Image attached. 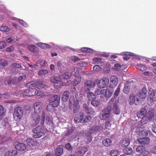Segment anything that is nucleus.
Segmentation results:
<instances>
[{"instance_id": "7ed1b4c3", "label": "nucleus", "mask_w": 156, "mask_h": 156, "mask_svg": "<svg viewBox=\"0 0 156 156\" xmlns=\"http://www.w3.org/2000/svg\"><path fill=\"white\" fill-rule=\"evenodd\" d=\"M69 108L70 109L74 108L73 112L76 113L78 110L79 108V105H78V101H75L74 98L71 96L69 99Z\"/></svg>"}, {"instance_id": "aec40b11", "label": "nucleus", "mask_w": 156, "mask_h": 156, "mask_svg": "<svg viewBox=\"0 0 156 156\" xmlns=\"http://www.w3.org/2000/svg\"><path fill=\"white\" fill-rule=\"evenodd\" d=\"M104 125L103 124H101L99 126L93 127L90 129V131L92 132V133H94L96 132L103 131L105 128H104Z\"/></svg>"}, {"instance_id": "4c0bfd02", "label": "nucleus", "mask_w": 156, "mask_h": 156, "mask_svg": "<svg viewBox=\"0 0 156 156\" xmlns=\"http://www.w3.org/2000/svg\"><path fill=\"white\" fill-rule=\"evenodd\" d=\"M113 112L115 114L117 115L119 114L120 113V109L119 107V106L116 104H114L113 105Z\"/></svg>"}, {"instance_id": "69168bd1", "label": "nucleus", "mask_w": 156, "mask_h": 156, "mask_svg": "<svg viewBox=\"0 0 156 156\" xmlns=\"http://www.w3.org/2000/svg\"><path fill=\"white\" fill-rule=\"evenodd\" d=\"M143 148L142 146H138L136 148V151L137 152L142 153L143 151Z\"/></svg>"}, {"instance_id": "680f3d73", "label": "nucleus", "mask_w": 156, "mask_h": 156, "mask_svg": "<svg viewBox=\"0 0 156 156\" xmlns=\"http://www.w3.org/2000/svg\"><path fill=\"white\" fill-rule=\"evenodd\" d=\"M30 88L26 90L23 93V96H31L30 95H29L30 93Z\"/></svg>"}, {"instance_id": "13d9d810", "label": "nucleus", "mask_w": 156, "mask_h": 156, "mask_svg": "<svg viewBox=\"0 0 156 156\" xmlns=\"http://www.w3.org/2000/svg\"><path fill=\"white\" fill-rule=\"evenodd\" d=\"M88 63L87 62L83 61L80 62L77 64L78 66L83 67H86Z\"/></svg>"}, {"instance_id": "a19ab883", "label": "nucleus", "mask_w": 156, "mask_h": 156, "mask_svg": "<svg viewBox=\"0 0 156 156\" xmlns=\"http://www.w3.org/2000/svg\"><path fill=\"white\" fill-rule=\"evenodd\" d=\"M138 135L140 137V138L145 137L148 135L147 132L144 130H141V131L139 132Z\"/></svg>"}, {"instance_id": "20e7f679", "label": "nucleus", "mask_w": 156, "mask_h": 156, "mask_svg": "<svg viewBox=\"0 0 156 156\" xmlns=\"http://www.w3.org/2000/svg\"><path fill=\"white\" fill-rule=\"evenodd\" d=\"M26 86L28 87H34L38 89H41L44 88L45 86L40 81H31L27 83Z\"/></svg>"}, {"instance_id": "de8ad7c7", "label": "nucleus", "mask_w": 156, "mask_h": 156, "mask_svg": "<svg viewBox=\"0 0 156 156\" xmlns=\"http://www.w3.org/2000/svg\"><path fill=\"white\" fill-rule=\"evenodd\" d=\"M100 103V101L99 100H95L93 99L92 100L91 102V105L94 106L96 107L99 105Z\"/></svg>"}, {"instance_id": "603ef678", "label": "nucleus", "mask_w": 156, "mask_h": 156, "mask_svg": "<svg viewBox=\"0 0 156 156\" xmlns=\"http://www.w3.org/2000/svg\"><path fill=\"white\" fill-rule=\"evenodd\" d=\"M6 113V110L2 105H0V116L4 115Z\"/></svg>"}, {"instance_id": "e2e57ef3", "label": "nucleus", "mask_w": 156, "mask_h": 156, "mask_svg": "<svg viewBox=\"0 0 156 156\" xmlns=\"http://www.w3.org/2000/svg\"><path fill=\"white\" fill-rule=\"evenodd\" d=\"M100 66L96 65L93 67V69L94 71L99 72L101 71L102 68Z\"/></svg>"}, {"instance_id": "864d4df0", "label": "nucleus", "mask_w": 156, "mask_h": 156, "mask_svg": "<svg viewBox=\"0 0 156 156\" xmlns=\"http://www.w3.org/2000/svg\"><path fill=\"white\" fill-rule=\"evenodd\" d=\"M110 153L111 156H116L119 154V152L116 150H111L110 152Z\"/></svg>"}, {"instance_id": "bf43d9fd", "label": "nucleus", "mask_w": 156, "mask_h": 156, "mask_svg": "<svg viewBox=\"0 0 156 156\" xmlns=\"http://www.w3.org/2000/svg\"><path fill=\"white\" fill-rule=\"evenodd\" d=\"M46 123L48 125H51L52 123V118L50 117H48L46 119Z\"/></svg>"}, {"instance_id": "ddd939ff", "label": "nucleus", "mask_w": 156, "mask_h": 156, "mask_svg": "<svg viewBox=\"0 0 156 156\" xmlns=\"http://www.w3.org/2000/svg\"><path fill=\"white\" fill-rule=\"evenodd\" d=\"M112 87H108L106 88V90L104 89L102 93H104L103 95H105L106 98H109L111 97L113 93V90Z\"/></svg>"}, {"instance_id": "58836bf2", "label": "nucleus", "mask_w": 156, "mask_h": 156, "mask_svg": "<svg viewBox=\"0 0 156 156\" xmlns=\"http://www.w3.org/2000/svg\"><path fill=\"white\" fill-rule=\"evenodd\" d=\"M113 69L115 70L118 71L119 70H123L125 69V66H121L119 64H116L114 65Z\"/></svg>"}, {"instance_id": "4d7b16f0", "label": "nucleus", "mask_w": 156, "mask_h": 156, "mask_svg": "<svg viewBox=\"0 0 156 156\" xmlns=\"http://www.w3.org/2000/svg\"><path fill=\"white\" fill-rule=\"evenodd\" d=\"M75 97L76 99V100L75 101H78V105H79L80 102H81L83 101L82 100L83 98L82 96L80 94L79 96L76 95Z\"/></svg>"}, {"instance_id": "2f4dec72", "label": "nucleus", "mask_w": 156, "mask_h": 156, "mask_svg": "<svg viewBox=\"0 0 156 156\" xmlns=\"http://www.w3.org/2000/svg\"><path fill=\"white\" fill-rule=\"evenodd\" d=\"M143 117L147 118L146 120H151L154 118V115L153 113L151 112H149L145 114V116H144Z\"/></svg>"}, {"instance_id": "dca6fc26", "label": "nucleus", "mask_w": 156, "mask_h": 156, "mask_svg": "<svg viewBox=\"0 0 156 156\" xmlns=\"http://www.w3.org/2000/svg\"><path fill=\"white\" fill-rule=\"evenodd\" d=\"M40 115L39 114L34 113L33 116L32 124L35 126L37 125L40 121Z\"/></svg>"}, {"instance_id": "052dcab7", "label": "nucleus", "mask_w": 156, "mask_h": 156, "mask_svg": "<svg viewBox=\"0 0 156 156\" xmlns=\"http://www.w3.org/2000/svg\"><path fill=\"white\" fill-rule=\"evenodd\" d=\"M81 80V78H77L73 81L74 86H76L80 82Z\"/></svg>"}, {"instance_id": "0eeeda50", "label": "nucleus", "mask_w": 156, "mask_h": 156, "mask_svg": "<svg viewBox=\"0 0 156 156\" xmlns=\"http://www.w3.org/2000/svg\"><path fill=\"white\" fill-rule=\"evenodd\" d=\"M111 111V107H107L101 112L100 116L101 119L102 120H105L107 118L109 119V118L112 117H110V114Z\"/></svg>"}, {"instance_id": "8fccbe9b", "label": "nucleus", "mask_w": 156, "mask_h": 156, "mask_svg": "<svg viewBox=\"0 0 156 156\" xmlns=\"http://www.w3.org/2000/svg\"><path fill=\"white\" fill-rule=\"evenodd\" d=\"M28 48L29 51L33 52H35L36 50V47L33 45H29L28 46Z\"/></svg>"}, {"instance_id": "423d86ee", "label": "nucleus", "mask_w": 156, "mask_h": 156, "mask_svg": "<svg viewBox=\"0 0 156 156\" xmlns=\"http://www.w3.org/2000/svg\"><path fill=\"white\" fill-rule=\"evenodd\" d=\"M84 89L85 92L93 90L94 88L95 84L90 80L86 81L84 83Z\"/></svg>"}, {"instance_id": "bb28decb", "label": "nucleus", "mask_w": 156, "mask_h": 156, "mask_svg": "<svg viewBox=\"0 0 156 156\" xmlns=\"http://www.w3.org/2000/svg\"><path fill=\"white\" fill-rule=\"evenodd\" d=\"M87 151V148L85 147H82L78 150L77 152V154L79 156H83L85 154Z\"/></svg>"}, {"instance_id": "4be33fe9", "label": "nucleus", "mask_w": 156, "mask_h": 156, "mask_svg": "<svg viewBox=\"0 0 156 156\" xmlns=\"http://www.w3.org/2000/svg\"><path fill=\"white\" fill-rule=\"evenodd\" d=\"M83 113L77 115L75 117L74 121L75 123H77L79 122L83 123Z\"/></svg>"}, {"instance_id": "c9c22d12", "label": "nucleus", "mask_w": 156, "mask_h": 156, "mask_svg": "<svg viewBox=\"0 0 156 156\" xmlns=\"http://www.w3.org/2000/svg\"><path fill=\"white\" fill-rule=\"evenodd\" d=\"M70 93L68 91H65L64 92L62 98V100L64 101H66L69 99Z\"/></svg>"}, {"instance_id": "7c9ffc66", "label": "nucleus", "mask_w": 156, "mask_h": 156, "mask_svg": "<svg viewBox=\"0 0 156 156\" xmlns=\"http://www.w3.org/2000/svg\"><path fill=\"white\" fill-rule=\"evenodd\" d=\"M86 92L87 93V97L89 100L92 101L96 98V96L93 93L90 92V91Z\"/></svg>"}, {"instance_id": "1a4fd4ad", "label": "nucleus", "mask_w": 156, "mask_h": 156, "mask_svg": "<svg viewBox=\"0 0 156 156\" xmlns=\"http://www.w3.org/2000/svg\"><path fill=\"white\" fill-rule=\"evenodd\" d=\"M23 115L22 108L20 107H17L15 109L13 116L16 119H20Z\"/></svg>"}, {"instance_id": "c85d7f7f", "label": "nucleus", "mask_w": 156, "mask_h": 156, "mask_svg": "<svg viewBox=\"0 0 156 156\" xmlns=\"http://www.w3.org/2000/svg\"><path fill=\"white\" fill-rule=\"evenodd\" d=\"M139 142L142 144H148L149 143V139L148 137L140 138L138 140Z\"/></svg>"}, {"instance_id": "72a5a7b5", "label": "nucleus", "mask_w": 156, "mask_h": 156, "mask_svg": "<svg viewBox=\"0 0 156 156\" xmlns=\"http://www.w3.org/2000/svg\"><path fill=\"white\" fill-rule=\"evenodd\" d=\"M113 119L112 117L109 118L108 119V120L106 122L105 127V128L110 129H111L112 123L113 122Z\"/></svg>"}, {"instance_id": "774afa93", "label": "nucleus", "mask_w": 156, "mask_h": 156, "mask_svg": "<svg viewBox=\"0 0 156 156\" xmlns=\"http://www.w3.org/2000/svg\"><path fill=\"white\" fill-rule=\"evenodd\" d=\"M7 62L6 61L2 60L0 62V67H3L7 65Z\"/></svg>"}, {"instance_id": "39448f33", "label": "nucleus", "mask_w": 156, "mask_h": 156, "mask_svg": "<svg viewBox=\"0 0 156 156\" xmlns=\"http://www.w3.org/2000/svg\"><path fill=\"white\" fill-rule=\"evenodd\" d=\"M59 76H52L50 78L51 81L54 84L55 88H58L62 85V83Z\"/></svg>"}, {"instance_id": "09e8293b", "label": "nucleus", "mask_w": 156, "mask_h": 156, "mask_svg": "<svg viewBox=\"0 0 156 156\" xmlns=\"http://www.w3.org/2000/svg\"><path fill=\"white\" fill-rule=\"evenodd\" d=\"M135 97L134 95L131 94L130 96L129 99V101L130 103L131 104H133L135 102Z\"/></svg>"}, {"instance_id": "c756f323", "label": "nucleus", "mask_w": 156, "mask_h": 156, "mask_svg": "<svg viewBox=\"0 0 156 156\" xmlns=\"http://www.w3.org/2000/svg\"><path fill=\"white\" fill-rule=\"evenodd\" d=\"M93 61L95 64H100V66H102L104 64L102 59L101 58L95 57L93 59Z\"/></svg>"}, {"instance_id": "f704fd0d", "label": "nucleus", "mask_w": 156, "mask_h": 156, "mask_svg": "<svg viewBox=\"0 0 156 156\" xmlns=\"http://www.w3.org/2000/svg\"><path fill=\"white\" fill-rule=\"evenodd\" d=\"M136 68L141 71H144L147 69V67L144 64H138L136 66Z\"/></svg>"}, {"instance_id": "b1692460", "label": "nucleus", "mask_w": 156, "mask_h": 156, "mask_svg": "<svg viewBox=\"0 0 156 156\" xmlns=\"http://www.w3.org/2000/svg\"><path fill=\"white\" fill-rule=\"evenodd\" d=\"M71 71L73 75L76 77H77L80 73L81 69L80 68L77 67H73L71 69Z\"/></svg>"}, {"instance_id": "ea45409f", "label": "nucleus", "mask_w": 156, "mask_h": 156, "mask_svg": "<svg viewBox=\"0 0 156 156\" xmlns=\"http://www.w3.org/2000/svg\"><path fill=\"white\" fill-rule=\"evenodd\" d=\"M112 143L111 140L109 139H105L102 141V144L105 146H109Z\"/></svg>"}, {"instance_id": "37998d69", "label": "nucleus", "mask_w": 156, "mask_h": 156, "mask_svg": "<svg viewBox=\"0 0 156 156\" xmlns=\"http://www.w3.org/2000/svg\"><path fill=\"white\" fill-rule=\"evenodd\" d=\"M132 149L130 147H126L123 150V152L125 154L129 155L131 154L132 153Z\"/></svg>"}, {"instance_id": "f257e3e1", "label": "nucleus", "mask_w": 156, "mask_h": 156, "mask_svg": "<svg viewBox=\"0 0 156 156\" xmlns=\"http://www.w3.org/2000/svg\"><path fill=\"white\" fill-rule=\"evenodd\" d=\"M47 130L44 127L38 126L32 130L33 137L35 138H40L44 136Z\"/></svg>"}, {"instance_id": "cd10ccee", "label": "nucleus", "mask_w": 156, "mask_h": 156, "mask_svg": "<svg viewBox=\"0 0 156 156\" xmlns=\"http://www.w3.org/2000/svg\"><path fill=\"white\" fill-rule=\"evenodd\" d=\"M122 54L124 55L123 59L126 61L128 60L130 58V56H134V54L129 52H124L122 53Z\"/></svg>"}, {"instance_id": "f3484780", "label": "nucleus", "mask_w": 156, "mask_h": 156, "mask_svg": "<svg viewBox=\"0 0 156 156\" xmlns=\"http://www.w3.org/2000/svg\"><path fill=\"white\" fill-rule=\"evenodd\" d=\"M71 73L69 72L68 69L65 70L63 74L59 75V77L64 80L68 79L71 78Z\"/></svg>"}, {"instance_id": "49530a36", "label": "nucleus", "mask_w": 156, "mask_h": 156, "mask_svg": "<svg viewBox=\"0 0 156 156\" xmlns=\"http://www.w3.org/2000/svg\"><path fill=\"white\" fill-rule=\"evenodd\" d=\"M142 156H151V152H150L147 150H144L141 153Z\"/></svg>"}, {"instance_id": "393cba45", "label": "nucleus", "mask_w": 156, "mask_h": 156, "mask_svg": "<svg viewBox=\"0 0 156 156\" xmlns=\"http://www.w3.org/2000/svg\"><path fill=\"white\" fill-rule=\"evenodd\" d=\"M17 152L15 150H10L7 151L5 154V156H15Z\"/></svg>"}, {"instance_id": "5fc2aeb1", "label": "nucleus", "mask_w": 156, "mask_h": 156, "mask_svg": "<svg viewBox=\"0 0 156 156\" xmlns=\"http://www.w3.org/2000/svg\"><path fill=\"white\" fill-rule=\"evenodd\" d=\"M41 67H45L47 64L46 61L44 60H39L38 61Z\"/></svg>"}, {"instance_id": "6ab92c4d", "label": "nucleus", "mask_w": 156, "mask_h": 156, "mask_svg": "<svg viewBox=\"0 0 156 156\" xmlns=\"http://www.w3.org/2000/svg\"><path fill=\"white\" fill-rule=\"evenodd\" d=\"M30 93L29 95L30 96H33L34 95H37V96H40L42 95L43 92L40 90H37L35 88H30Z\"/></svg>"}, {"instance_id": "3c124183", "label": "nucleus", "mask_w": 156, "mask_h": 156, "mask_svg": "<svg viewBox=\"0 0 156 156\" xmlns=\"http://www.w3.org/2000/svg\"><path fill=\"white\" fill-rule=\"evenodd\" d=\"M18 40H19L17 38H13L12 37H11L8 38L7 40L6 41L8 43H13Z\"/></svg>"}, {"instance_id": "f03ea898", "label": "nucleus", "mask_w": 156, "mask_h": 156, "mask_svg": "<svg viewBox=\"0 0 156 156\" xmlns=\"http://www.w3.org/2000/svg\"><path fill=\"white\" fill-rule=\"evenodd\" d=\"M60 101V97L57 95H55L49 99V102L51 103L47 106V110L49 111L48 108L50 107H56L58 105Z\"/></svg>"}, {"instance_id": "9d476101", "label": "nucleus", "mask_w": 156, "mask_h": 156, "mask_svg": "<svg viewBox=\"0 0 156 156\" xmlns=\"http://www.w3.org/2000/svg\"><path fill=\"white\" fill-rule=\"evenodd\" d=\"M43 105L42 103L40 102H37L34 103L33 108L35 114H40L42 110Z\"/></svg>"}, {"instance_id": "4468645a", "label": "nucleus", "mask_w": 156, "mask_h": 156, "mask_svg": "<svg viewBox=\"0 0 156 156\" xmlns=\"http://www.w3.org/2000/svg\"><path fill=\"white\" fill-rule=\"evenodd\" d=\"M92 132L90 131L83 136V140L86 144H87L91 142L92 140L91 133Z\"/></svg>"}, {"instance_id": "473e14b6", "label": "nucleus", "mask_w": 156, "mask_h": 156, "mask_svg": "<svg viewBox=\"0 0 156 156\" xmlns=\"http://www.w3.org/2000/svg\"><path fill=\"white\" fill-rule=\"evenodd\" d=\"M146 110L145 108H143L137 113V116L139 118H143L144 119L145 118L143 117V116H145L144 115L146 114Z\"/></svg>"}, {"instance_id": "6e6d98bb", "label": "nucleus", "mask_w": 156, "mask_h": 156, "mask_svg": "<svg viewBox=\"0 0 156 156\" xmlns=\"http://www.w3.org/2000/svg\"><path fill=\"white\" fill-rule=\"evenodd\" d=\"M10 30V29L6 26H2L0 27V30L2 32H8Z\"/></svg>"}, {"instance_id": "c03bdc74", "label": "nucleus", "mask_w": 156, "mask_h": 156, "mask_svg": "<svg viewBox=\"0 0 156 156\" xmlns=\"http://www.w3.org/2000/svg\"><path fill=\"white\" fill-rule=\"evenodd\" d=\"M120 86L119 85L117 87V88L115 90L113 95V97L115 98H116L119 95L120 91Z\"/></svg>"}, {"instance_id": "a211bd4d", "label": "nucleus", "mask_w": 156, "mask_h": 156, "mask_svg": "<svg viewBox=\"0 0 156 156\" xmlns=\"http://www.w3.org/2000/svg\"><path fill=\"white\" fill-rule=\"evenodd\" d=\"M83 108L85 112L88 114L92 115L94 112V110L92 108L88 107L86 104H83Z\"/></svg>"}, {"instance_id": "412c9836", "label": "nucleus", "mask_w": 156, "mask_h": 156, "mask_svg": "<svg viewBox=\"0 0 156 156\" xmlns=\"http://www.w3.org/2000/svg\"><path fill=\"white\" fill-rule=\"evenodd\" d=\"M63 147L62 145L58 146L55 151V154L57 156H60L63 153Z\"/></svg>"}, {"instance_id": "338daca9", "label": "nucleus", "mask_w": 156, "mask_h": 156, "mask_svg": "<svg viewBox=\"0 0 156 156\" xmlns=\"http://www.w3.org/2000/svg\"><path fill=\"white\" fill-rule=\"evenodd\" d=\"M65 147L67 150L69 151H71L73 149V147L71 146L70 143H69L66 144Z\"/></svg>"}, {"instance_id": "e433bc0d", "label": "nucleus", "mask_w": 156, "mask_h": 156, "mask_svg": "<svg viewBox=\"0 0 156 156\" xmlns=\"http://www.w3.org/2000/svg\"><path fill=\"white\" fill-rule=\"evenodd\" d=\"M129 144V140L128 138H124L122 141L121 143V146L123 147L128 146Z\"/></svg>"}, {"instance_id": "0e129e2a", "label": "nucleus", "mask_w": 156, "mask_h": 156, "mask_svg": "<svg viewBox=\"0 0 156 156\" xmlns=\"http://www.w3.org/2000/svg\"><path fill=\"white\" fill-rule=\"evenodd\" d=\"M103 90L104 89L101 90L100 89H98L96 90L95 91V93L96 94L98 95L100 94L103 95L104 93H102L103 91Z\"/></svg>"}, {"instance_id": "2eb2a0df", "label": "nucleus", "mask_w": 156, "mask_h": 156, "mask_svg": "<svg viewBox=\"0 0 156 156\" xmlns=\"http://www.w3.org/2000/svg\"><path fill=\"white\" fill-rule=\"evenodd\" d=\"M147 90L146 88L144 87L142 89V90L136 94L137 97L141 99L145 98L147 97Z\"/></svg>"}, {"instance_id": "6e6552de", "label": "nucleus", "mask_w": 156, "mask_h": 156, "mask_svg": "<svg viewBox=\"0 0 156 156\" xmlns=\"http://www.w3.org/2000/svg\"><path fill=\"white\" fill-rule=\"evenodd\" d=\"M109 82V79L108 77H103L98 82V86L100 88H104L108 85Z\"/></svg>"}, {"instance_id": "a18cd8bd", "label": "nucleus", "mask_w": 156, "mask_h": 156, "mask_svg": "<svg viewBox=\"0 0 156 156\" xmlns=\"http://www.w3.org/2000/svg\"><path fill=\"white\" fill-rule=\"evenodd\" d=\"M91 117L89 115L83 116V123L88 122L91 120Z\"/></svg>"}, {"instance_id": "f8f14e48", "label": "nucleus", "mask_w": 156, "mask_h": 156, "mask_svg": "<svg viewBox=\"0 0 156 156\" xmlns=\"http://www.w3.org/2000/svg\"><path fill=\"white\" fill-rule=\"evenodd\" d=\"M148 94H149L148 100L149 99L150 101L154 102L156 101V90H150Z\"/></svg>"}, {"instance_id": "5701e85b", "label": "nucleus", "mask_w": 156, "mask_h": 156, "mask_svg": "<svg viewBox=\"0 0 156 156\" xmlns=\"http://www.w3.org/2000/svg\"><path fill=\"white\" fill-rule=\"evenodd\" d=\"M26 143L30 146L34 147L37 145L38 142L37 141L34 140L32 139L29 138L26 140Z\"/></svg>"}, {"instance_id": "9b49d317", "label": "nucleus", "mask_w": 156, "mask_h": 156, "mask_svg": "<svg viewBox=\"0 0 156 156\" xmlns=\"http://www.w3.org/2000/svg\"><path fill=\"white\" fill-rule=\"evenodd\" d=\"M110 86L112 88H115L117 85L118 83V79L117 77L113 75L110 78Z\"/></svg>"}, {"instance_id": "79ce46f5", "label": "nucleus", "mask_w": 156, "mask_h": 156, "mask_svg": "<svg viewBox=\"0 0 156 156\" xmlns=\"http://www.w3.org/2000/svg\"><path fill=\"white\" fill-rule=\"evenodd\" d=\"M48 73V71L46 70L42 69L39 71L38 74L41 76H45L47 75Z\"/></svg>"}, {"instance_id": "a878e982", "label": "nucleus", "mask_w": 156, "mask_h": 156, "mask_svg": "<svg viewBox=\"0 0 156 156\" xmlns=\"http://www.w3.org/2000/svg\"><path fill=\"white\" fill-rule=\"evenodd\" d=\"M15 148L17 150L23 151L26 149V146L23 143H19L16 145Z\"/></svg>"}]
</instances>
